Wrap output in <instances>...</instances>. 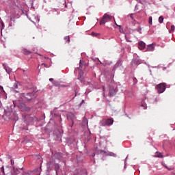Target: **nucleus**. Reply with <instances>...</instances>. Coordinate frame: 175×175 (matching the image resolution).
<instances>
[{"instance_id":"1","label":"nucleus","mask_w":175,"mask_h":175,"mask_svg":"<svg viewBox=\"0 0 175 175\" xmlns=\"http://www.w3.org/2000/svg\"><path fill=\"white\" fill-rule=\"evenodd\" d=\"M114 122V119L113 118H108V119H103L100 122V126H111Z\"/></svg>"},{"instance_id":"2","label":"nucleus","mask_w":175,"mask_h":175,"mask_svg":"<svg viewBox=\"0 0 175 175\" xmlns=\"http://www.w3.org/2000/svg\"><path fill=\"white\" fill-rule=\"evenodd\" d=\"M157 90L159 94H163L166 90V83H161L157 85Z\"/></svg>"},{"instance_id":"3","label":"nucleus","mask_w":175,"mask_h":175,"mask_svg":"<svg viewBox=\"0 0 175 175\" xmlns=\"http://www.w3.org/2000/svg\"><path fill=\"white\" fill-rule=\"evenodd\" d=\"M110 20H111V16H110L108 14H105L103 15V17L102 18V19L100 21V25H104Z\"/></svg>"},{"instance_id":"4","label":"nucleus","mask_w":175,"mask_h":175,"mask_svg":"<svg viewBox=\"0 0 175 175\" xmlns=\"http://www.w3.org/2000/svg\"><path fill=\"white\" fill-rule=\"evenodd\" d=\"M95 149L97 151L98 154H106V151L105 150L98 149V146H96Z\"/></svg>"},{"instance_id":"5","label":"nucleus","mask_w":175,"mask_h":175,"mask_svg":"<svg viewBox=\"0 0 175 175\" xmlns=\"http://www.w3.org/2000/svg\"><path fill=\"white\" fill-rule=\"evenodd\" d=\"M146 47V44L144 42H139L138 44V48L140 49V50H144Z\"/></svg>"},{"instance_id":"6","label":"nucleus","mask_w":175,"mask_h":175,"mask_svg":"<svg viewBox=\"0 0 175 175\" xmlns=\"http://www.w3.org/2000/svg\"><path fill=\"white\" fill-rule=\"evenodd\" d=\"M1 171L3 172V175H17L16 173L12 174V173H10V172L5 174V171H4V167L3 166L1 168Z\"/></svg>"},{"instance_id":"7","label":"nucleus","mask_w":175,"mask_h":175,"mask_svg":"<svg viewBox=\"0 0 175 175\" xmlns=\"http://www.w3.org/2000/svg\"><path fill=\"white\" fill-rule=\"evenodd\" d=\"M154 50V47L152 44L148 46L147 51H153Z\"/></svg>"},{"instance_id":"8","label":"nucleus","mask_w":175,"mask_h":175,"mask_svg":"<svg viewBox=\"0 0 175 175\" xmlns=\"http://www.w3.org/2000/svg\"><path fill=\"white\" fill-rule=\"evenodd\" d=\"M133 31H137L139 33H142V27H140L139 26H137V29H133Z\"/></svg>"},{"instance_id":"9","label":"nucleus","mask_w":175,"mask_h":175,"mask_svg":"<svg viewBox=\"0 0 175 175\" xmlns=\"http://www.w3.org/2000/svg\"><path fill=\"white\" fill-rule=\"evenodd\" d=\"M53 85L56 87H64L63 85H60V83L57 81H53Z\"/></svg>"},{"instance_id":"10","label":"nucleus","mask_w":175,"mask_h":175,"mask_svg":"<svg viewBox=\"0 0 175 175\" xmlns=\"http://www.w3.org/2000/svg\"><path fill=\"white\" fill-rule=\"evenodd\" d=\"M59 170V164H55V171H56V174H57V172Z\"/></svg>"},{"instance_id":"11","label":"nucleus","mask_w":175,"mask_h":175,"mask_svg":"<svg viewBox=\"0 0 175 175\" xmlns=\"http://www.w3.org/2000/svg\"><path fill=\"white\" fill-rule=\"evenodd\" d=\"M64 39L66 40V43H70V39L69 36H66Z\"/></svg>"},{"instance_id":"12","label":"nucleus","mask_w":175,"mask_h":175,"mask_svg":"<svg viewBox=\"0 0 175 175\" xmlns=\"http://www.w3.org/2000/svg\"><path fill=\"white\" fill-rule=\"evenodd\" d=\"M23 53L25 54V55H29V54L31 53V51H28V50H27V49H24V50L23 51Z\"/></svg>"},{"instance_id":"13","label":"nucleus","mask_w":175,"mask_h":175,"mask_svg":"<svg viewBox=\"0 0 175 175\" xmlns=\"http://www.w3.org/2000/svg\"><path fill=\"white\" fill-rule=\"evenodd\" d=\"M32 94L31 93H27L26 94V98L28 99V100H31V98H29L28 96H31Z\"/></svg>"},{"instance_id":"14","label":"nucleus","mask_w":175,"mask_h":175,"mask_svg":"<svg viewBox=\"0 0 175 175\" xmlns=\"http://www.w3.org/2000/svg\"><path fill=\"white\" fill-rule=\"evenodd\" d=\"M164 18L162 16H161L159 18V22L162 24L163 23Z\"/></svg>"},{"instance_id":"15","label":"nucleus","mask_w":175,"mask_h":175,"mask_svg":"<svg viewBox=\"0 0 175 175\" xmlns=\"http://www.w3.org/2000/svg\"><path fill=\"white\" fill-rule=\"evenodd\" d=\"M156 157L157 158H163V155L161 154V153H158V154H156Z\"/></svg>"},{"instance_id":"16","label":"nucleus","mask_w":175,"mask_h":175,"mask_svg":"<svg viewBox=\"0 0 175 175\" xmlns=\"http://www.w3.org/2000/svg\"><path fill=\"white\" fill-rule=\"evenodd\" d=\"M149 24L151 25L152 24V16L149 17Z\"/></svg>"},{"instance_id":"17","label":"nucleus","mask_w":175,"mask_h":175,"mask_svg":"<svg viewBox=\"0 0 175 175\" xmlns=\"http://www.w3.org/2000/svg\"><path fill=\"white\" fill-rule=\"evenodd\" d=\"M3 27H4V25H3V22H1L0 20V29H3Z\"/></svg>"},{"instance_id":"18","label":"nucleus","mask_w":175,"mask_h":175,"mask_svg":"<svg viewBox=\"0 0 175 175\" xmlns=\"http://www.w3.org/2000/svg\"><path fill=\"white\" fill-rule=\"evenodd\" d=\"M92 35L94 36H98L99 34H98V33L92 32Z\"/></svg>"},{"instance_id":"19","label":"nucleus","mask_w":175,"mask_h":175,"mask_svg":"<svg viewBox=\"0 0 175 175\" xmlns=\"http://www.w3.org/2000/svg\"><path fill=\"white\" fill-rule=\"evenodd\" d=\"M133 82L135 84H136L137 83V80L135 77L133 78Z\"/></svg>"},{"instance_id":"20","label":"nucleus","mask_w":175,"mask_h":175,"mask_svg":"<svg viewBox=\"0 0 175 175\" xmlns=\"http://www.w3.org/2000/svg\"><path fill=\"white\" fill-rule=\"evenodd\" d=\"M174 29H175V26H174V25L172 26V27H171V31L174 32Z\"/></svg>"},{"instance_id":"21","label":"nucleus","mask_w":175,"mask_h":175,"mask_svg":"<svg viewBox=\"0 0 175 175\" xmlns=\"http://www.w3.org/2000/svg\"><path fill=\"white\" fill-rule=\"evenodd\" d=\"M14 88H18V84L17 83H15L14 85Z\"/></svg>"},{"instance_id":"22","label":"nucleus","mask_w":175,"mask_h":175,"mask_svg":"<svg viewBox=\"0 0 175 175\" xmlns=\"http://www.w3.org/2000/svg\"><path fill=\"white\" fill-rule=\"evenodd\" d=\"M85 103V100H82L81 103H80V106H82V105Z\"/></svg>"},{"instance_id":"23","label":"nucleus","mask_w":175,"mask_h":175,"mask_svg":"<svg viewBox=\"0 0 175 175\" xmlns=\"http://www.w3.org/2000/svg\"><path fill=\"white\" fill-rule=\"evenodd\" d=\"M11 164H12V165H14V160H12V159H11Z\"/></svg>"},{"instance_id":"24","label":"nucleus","mask_w":175,"mask_h":175,"mask_svg":"<svg viewBox=\"0 0 175 175\" xmlns=\"http://www.w3.org/2000/svg\"><path fill=\"white\" fill-rule=\"evenodd\" d=\"M130 16L133 20V14H131Z\"/></svg>"},{"instance_id":"25","label":"nucleus","mask_w":175,"mask_h":175,"mask_svg":"<svg viewBox=\"0 0 175 175\" xmlns=\"http://www.w3.org/2000/svg\"><path fill=\"white\" fill-rule=\"evenodd\" d=\"M0 88L3 92H4L3 88L2 86H0Z\"/></svg>"},{"instance_id":"26","label":"nucleus","mask_w":175,"mask_h":175,"mask_svg":"<svg viewBox=\"0 0 175 175\" xmlns=\"http://www.w3.org/2000/svg\"><path fill=\"white\" fill-rule=\"evenodd\" d=\"M142 107H144V109H146V106L142 103Z\"/></svg>"},{"instance_id":"27","label":"nucleus","mask_w":175,"mask_h":175,"mask_svg":"<svg viewBox=\"0 0 175 175\" xmlns=\"http://www.w3.org/2000/svg\"><path fill=\"white\" fill-rule=\"evenodd\" d=\"M167 170H169V171H172V170H174V168H167Z\"/></svg>"},{"instance_id":"28","label":"nucleus","mask_w":175,"mask_h":175,"mask_svg":"<svg viewBox=\"0 0 175 175\" xmlns=\"http://www.w3.org/2000/svg\"><path fill=\"white\" fill-rule=\"evenodd\" d=\"M49 81H54V79H53V78H51V79H49Z\"/></svg>"},{"instance_id":"29","label":"nucleus","mask_w":175,"mask_h":175,"mask_svg":"<svg viewBox=\"0 0 175 175\" xmlns=\"http://www.w3.org/2000/svg\"><path fill=\"white\" fill-rule=\"evenodd\" d=\"M5 70L8 72V73L11 72V70L8 71V70L5 68Z\"/></svg>"},{"instance_id":"30","label":"nucleus","mask_w":175,"mask_h":175,"mask_svg":"<svg viewBox=\"0 0 175 175\" xmlns=\"http://www.w3.org/2000/svg\"><path fill=\"white\" fill-rule=\"evenodd\" d=\"M101 145H102V142H99L100 147H101Z\"/></svg>"},{"instance_id":"31","label":"nucleus","mask_w":175,"mask_h":175,"mask_svg":"<svg viewBox=\"0 0 175 175\" xmlns=\"http://www.w3.org/2000/svg\"><path fill=\"white\" fill-rule=\"evenodd\" d=\"M79 66H81V61L79 62Z\"/></svg>"},{"instance_id":"32","label":"nucleus","mask_w":175,"mask_h":175,"mask_svg":"<svg viewBox=\"0 0 175 175\" xmlns=\"http://www.w3.org/2000/svg\"><path fill=\"white\" fill-rule=\"evenodd\" d=\"M165 168H167V169L169 168V167H168L167 166H166V165H165Z\"/></svg>"},{"instance_id":"33","label":"nucleus","mask_w":175,"mask_h":175,"mask_svg":"<svg viewBox=\"0 0 175 175\" xmlns=\"http://www.w3.org/2000/svg\"><path fill=\"white\" fill-rule=\"evenodd\" d=\"M165 168H167V169L169 168V167H168L167 166H166V165H165Z\"/></svg>"},{"instance_id":"34","label":"nucleus","mask_w":175,"mask_h":175,"mask_svg":"<svg viewBox=\"0 0 175 175\" xmlns=\"http://www.w3.org/2000/svg\"><path fill=\"white\" fill-rule=\"evenodd\" d=\"M14 168V172L15 171V170H14V167H13Z\"/></svg>"},{"instance_id":"35","label":"nucleus","mask_w":175,"mask_h":175,"mask_svg":"<svg viewBox=\"0 0 175 175\" xmlns=\"http://www.w3.org/2000/svg\"><path fill=\"white\" fill-rule=\"evenodd\" d=\"M16 92H18L16 90Z\"/></svg>"}]
</instances>
